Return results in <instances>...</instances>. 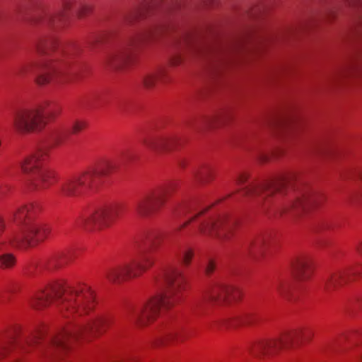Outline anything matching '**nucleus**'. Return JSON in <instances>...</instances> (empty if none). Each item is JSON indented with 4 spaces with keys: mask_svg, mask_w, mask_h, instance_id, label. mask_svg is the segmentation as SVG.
<instances>
[{
    "mask_svg": "<svg viewBox=\"0 0 362 362\" xmlns=\"http://www.w3.org/2000/svg\"><path fill=\"white\" fill-rule=\"evenodd\" d=\"M160 239L161 235L156 230L145 232L141 238L139 255L132 262L108 268L105 271L104 276L110 282L120 283L139 276L153 265L154 259L152 253L158 246Z\"/></svg>",
    "mask_w": 362,
    "mask_h": 362,
    "instance_id": "6e6552de",
    "label": "nucleus"
},
{
    "mask_svg": "<svg viewBox=\"0 0 362 362\" xmlns=\"http://www.w3.org/2000/svg\"><path fill=\"white\" fill-rule=\"evenodd\" d=\"M45 124L44 105L18 110L13 117L15 129L22 133L40 131Z\"/></svg>",
    "mask_w": 362,
    "mask_h": 362,
    "instance_id": "4468645a",
    "label": "nucleus"
},
{
    "mask_svg": "<svg viewBox=\"0 0 362 362\" xmlns=\"http://www.w3.org/2000/svg\"><path fill=\"white\" fill-rule=\"evenodd\" d=\"M183 45H181L180 46L183 47L184 48H185L187 46V40H183V42H182Z\"/></svg>",
    "mask_w": 362,
    "mask_h": 362,
    "instance_id": "a18cd8bd",
    "label": "nucleus"
},
{
    "mask_svg": "<svg viewBox=\"0 0 362 362\" xmlns=\"http://www.w3.org/2000/svg\"><path fill=\"white\" fill-rule=\"evenodd\" d=\"M86 127V122L83 120H76L72 124V133L76 134Z\"/></svg>",
    "mask_w": 362,
    "mask_h": 362,
    "instance_id": "2f4dec72",
    "label": "nucleus"
},
{
    "mask_svg": "<svg viewBox=\"0 0 362 362\" xmlns=\"http://www.w3.org/2000/svg\"><path fill=\"white\" fill-rule=\"evenodd\" d=\"M255 322V315L250 312L243 313L241 315L238 316L235 319L233 320L231 322H228V320H223L220 322V325L230 326L235 325H252Z\"/></svg>",
    "mask_w": 362,
    "mask_h": 362,
    "instance_id": "393cba45",
    "label": "nucleus"
},
{
    "mask_svg": "<svg viewBox=\"0 0 362 362\" xmlns=\"http://www.w3.org/2000/svg\"><path fill=\"white\" fill-rule=\"evenodd\" d=\"M184 339L182 331L174 328H165L160 334L152 341L153 346L165 345L174 341H181Z\"/></svg>",
    "mask_w": 362,
    "mask_h": 362,
    "instance_id": "aec40b11",
    "label": "nucleus"
},
{
    "mask_svg": "<svg viewBox=\"0 0 362 362\" xmlns=\"http://www.w3.org/2000/svg\"><path fill=\"white\" fill-rule=\"evenodd\" d=\"M132 160L129 152H124L120 158L105 160L81 175L66 180L61 185L64 197L76 198L90 190L96 189L103 180L117 171L123 163Z\"/></svg>",
    "mask_w": 362,
    "mask_h": 362,
    "instance_id": "0eeeda50",
    "label": "nucleus"
},
{
    "mask_svg": "<svg viewBox=\"0 0 362 362\" xmlns=\"http://www.w3.org/2000/svg\"><path fill=\"white\" fill-rule=\"evenodd\" d=\"M313 335V331L309 328L293 330L276 339L256 341L250 345L247 350L251 356L256 358L270 357L281 350L293 347L296 344L310 341Z\"/></svg>",
    "mask_w": 362,
    "mask_h": 362,
    "instance_id": "1a4fd4ad",
    "label": "nucleus"
},
{
    "mask_svg": "<svg viewBox=\"0 0 362 362\" xmlns=\"http://www.w3.org/2000/svg\"><path fill=\"white\" fill-rule=\"evenodd\" d=\"M248 178V175L246 173L239 174L233 180V184L237 185H241L244 184Z\"/></svg>",
    "mask_w": 362,
    "mask_h": 362,
    "instance_id": "72a5a7b5",
    "label": "nucleus"
},
{
    "mask_svg": "<svg viewBox=\"0 0 362 362\" xmlns=\"http://www.w3.org/2000/svg\"><path fill=\"white\" fill-rule=\"evenodd\" d=\"M269 123H270V121H266V122H265V124H268V125H269Z\"/></svg>",
    "mask_w": 362,
    "mask_h": 362,
    "instance_id": "49530a36",
    "label": "nucleus"
},
{
    "mask_svg": "<svg viewBox=\"0 0 362 362\" xmlns=\"http://www.w3.org/2000/svg\"><path fill=\"white\" fill-rule=\"evenodd\" d=\"M176 185L170 183L156 190L150 192L137 200L134 210L141 218H148L158 213L165 205L168 198L175 189Z\"/></svg>",
    "mask_w": 362,
    "mask_h": 362,
    "instance_id": "ddd939ff",
    "label": "nucleus"
},
{
    "mask_svg": "<svg viewBox=\"0 0 362 362\" xmlns=\"http://www.w3.org/2000/svg\"><path fill=\"white\" fill-rule=\"evenodd\" d=\"M48 148L39 149L21 163L23 172L28 176L30 185L36 189H45L56 181V173L45 165Z\"/></svg>",
    "mask_w": 362,
    "mask_h": 362,
    "instance_id": "9b49d317",
    "label": "nucleus"
},
{
    "mask_svg": "<svg viewBox=\"0 0 362 362\" xmlns=\"http://www.w3.org/2000/svg\"><path fill=\"white\" fill-rule=\"evenodd\" d=\"M243 194L264 202L266 210L270 205L280 214L298 215L319 204L320 197L303 186L296 172L281 173L260 184H251L243 189Z\"/></svg>",
    "mask_w": 362,
    "mask_h": 362,
    "instance_id": "f03ea898",
    "label": "nucleus"
},
{
    "mask_svg": "<svg viewBox=\"0 0 362 362\" xmlns=\"http://www.w3.org/2000/svg\"><path fill=\"white\" fill-rule=\"evenodd\" d=\"M356 272L352 269L339 270L329 274L324 280L325 289L327 292L337 290L354 279Z\"/></svg>",
    "mask_w": 362,
    "mask_h": 362,
    "instance_id": "f3484780",
    "label": "nucleus"
},
{
    "mask_svg": "<svg viewBox=\"0 0 362 362\" xmlns=\"http://www.w3.org/2000/svg\"><path fill=\"white\" fill-rule=\"evenodd\" d=\"M274 289L275 291L283 298H288V293L291 289V284L288 279L284 277H279L274 282Z\"/></svg>",
    "mask_w": 362,
    "mask_h": 362,
    "instance_id": "bb28decb",
    "label": "nucleus"
},
{
    "mask_svg": "<svg viewBox=\"0 0 362 362\" xmlns=\"http://www.w3.org/2000/svg\"><path fill=\"white\" fill-rule=\"evenodd\" d=\"M36 51L39 54L50 58L39 68L35 79L37 84L60 83L71 79L66 74L73 53L64 48L57 39L49 37L40 40L36 45Z\"/></svg>",
    "mask_w": 362,
    "mask_h": 362,
    "instance_id": "423d86ee",
    "label": "nucleus"
},
{
    "mask_svg": "<svg viewBox=\"0 0 362 362\" xmlns=\"http://www.w3.org/2000/svg\"><path fill=\"white\" fill-rule=\"evenodd\" d=\"M208 207L200 206L197 202H185L175 209L174 216L180 218L187 216L188 220L177 226L176 230H180L192 221L198 223L200 233L215 236L220 240L229 241L235 234L238 221L228 216L211 217L204 216Z\"/></svg>",
    "mask_w": 362,
    "mask_h": 362,
    "instance_id": "39448f33",
    "label": "nucleus"
},
{
    "mask_svg": "<svg viewBox=\"0 0 362 362\" xmlns=\"http://www.w3.org/2000/svg\"><path fill=\"white\" fill-rule=\"evenodd\" d=\"M73 4L74 0H62L54 11H43L35 17L34 21L49 25H57L65 18Z\"/></svg>",
    "mask_w": 362,
    "mask_h": 362,
    "instance_id": "dca6fc26",
    "label": "nucleus"
},
{
    "mask_svg": "<svg viewBox=\"0 0 362 362\" xmlns=\"http://www.w3.org/2000/svg\"><path fill=\"white\" fill-rule=\"evenodd\" d=\"M185 0H156L152 5L149 6V9L153 7H160L162 9H168L179 6Z\"/></svg>",
    "mask_w": 362,
    "mask_h": 362,
    "instance_id": "c85d7f7f",
    "label": "nucleus"
},
{
    "mask_svg": "<svg viewBox=\"0 0 362 362\" xmlns=\"http://www.w3.org/2000/svg\"><path fill=\"white\" fill-rule=\"evenodd\" d=\"M161 31L162 28L158 25L151 26L141 30L132 36L124 45L110 52L105 57V64L112 69H122L132 60L134 52L141 45L156 39Z\"/></svg>",
    "mask_w": 362,
    "mask_h": 362,
    "instance_id": "9d476101",
    "label": "nucleus"
},
{
    "mask_svg": "<svg viewBox=\"0 0 362 362\" xmlns=\"http://www.w3.org/2000/svg\"><path fill=\"white\" fill-rule=\"evenodd\" d=\"M356 251L359 255L362 256V241L359 242L356 245Z\"/></svg>",
    "mask_w": 362,
    "mask_h": 362,
    "instance_id": "ea45409f",
    "label": "nucleus"
},
{
    "mask_svg": "<svg viewBox=\"0 0 362 362\" xmlns=\"http://www.w3.org/2000/svg\"><path fill=\"white\" fill-rule=\"evenodd\" d=\"M215 269V263L213 260H209L206 266L205 271L207 274H211Z\"/></svg>",
    "mask_w": 362,
    "mask_h": 362,
    "instance_id": "c9c22d12",
    "label": "nucleus"
},
{
    "mask_svg": "<svg viewBox=\"0 0 362 362\" xmlns=\"http://www.w3.org/2000/svg\"><path fill=\"white\" fill-rule=\"evenodd\" d=\"M143 12H144L143 11H141L139 12H136V13L129 14V16H126L125 17L126 18V21L131 22L132 21H133L134 18H137L139 16H142L143 15Z\"/></svg>",
    "mask_w": 362,
    "mask_h": 362,
    "instance_id": "e433bc0d",
    "label": "nucleus"
},
{
    "mask_svg": "<svg viewBox=\"0 0 362 362\" xmlns=\"http://www.w3.org/2000/svg\"><path fill=\"white\" fill-rule=\"evenodd\" d=\"M5 228V224L3 218L0 217V233H1Z\"/></svg>",
    "mask_w": 362,
    "mask_h": 362,
    "instance_id": "79ce46f5",
    "label": "nucleus"
},
{
    "mask_svg": "<svg viewBox=\"0 0 362 362\" xmlns=\"http://www.w3.org/2000/svg\"><path fill=\"white\" fill-rule=\"evenodd\" d=\"M155 283L160 287H165V293L154 296L145 305L130 308L127 310L125 317L138 326L148 325L180 301L185 288V278L182 272L174 267L163 269L155 278Z\"/></svg>",
    "mask_w": 362,
    "mask_h": 362,
    "instance_id": "7ed1b4c3",
    "label": "nucleus"
},
{
    "mask_svg": "<svg viewBox=\"0 0 362 362\" xmlns=\"http://www.w3.org/2000/svg\"><path fill=\"white\" fill-rule=\"evenodd\" d=\"M238 291L233 286L224 284H218L206 295V300L211 303L220 304L230 299H236Z\"/></svg>",
    "mask_w": 362,
    "mask_h": 362,
    "instance_id": "a211bd4d",
    "label": "nucleus"
},
{
    "mask_svg": "<svg viewBox=\"0 0 362 362\" xmlns=\"http://www.w3.org/2000/svg\"><path fill=\"white\" fill-rule=\"evenodd\" d=\"M103 38H104V37L101 34L94 35L91 36L90 38L89 39L88 42V45L90 47H93L95 44L102 42L103 40Z\"/></svg>",
    "mask_w": 362,
    "mask_h": 362,
    "instance_id": "473e14b6",
    "label": "nucleus"
},
{
    "mask_svg": "<svg viewBox=\"0 0 362 362\" xmlns=\"http://www.w3.org/2000/svg\"><path fill=\"white\" fill-rule=\"evenodd\" d=\"M166 77V69L162 68L145 74L142 78V82L145 88H152L156 86V84L165 82Z\"/></svg>",
    "mask_w": 362,
    "mask_h": 362,
    "instance_id": "4be33fe9",
    "label": "nucleus"
},
{
    "mask_svg": "<svg viewBox=\"0 0 362 362\" xmlns=\"http://www.w3.org/2000/svg\"><path fill=\"white\" fill-rule=\"evenodd\" d=\"M38 211L34 205L28 204L11 213V218L19 228L13 230L6 240H0V269H11L16 265L15 255L7 252L9 245L14 247L31 246L47 237L50 228L35 219Z\"/></svg>",
    "mask_w": 362,
    "mask_h": 362,
    "instance_id": "20e7f679",
    "label": "nucleus"
},
{
    "mask_svg": "<svg viewBox=\"0 0 362 362\" xmlns=\"http://www.w3.org/2000/svg\"><path fill=\"white\" fill-rule=\"evenodd\" d=\"M214 173V170L209 165L202 166L193 171L194 177L202 182H208L212 180Z\"/></svg>",
    "mask_w": 362,
    "mask_h": 362,
    "instance_id": "b1692460",
    "label": "nucleus"
},
{
    "mask_svg": "<svg viewBox=\"0 0 362 362\" xmlns=\"http://www.w3.org/2000/svg\"><path fill=\"white\" fill-rule=\"evenodd\" d=\"M37 64L35 62H28L22 64L16 71V74L20 77H24L35 74Z\"/></svg>",
    "mask_w": 362,
    "mask_h": 362,
    "instance_id": "c756f323",
    "label": "nucleus"
},
{
    "mask_svg": "<svg viewBox=\"0 0 362 362\" xmlns=\"http://www.w3.org/2000/svg\"><path fill=\"white\" fill-rule=\"evenodd\" d=\"M9 190V187L6 185L0 187V199H2L6 197L7 192Z\"/></svg>",
    "mask_w": 362,
    "mask_h": 362,
    "instance_id": "4c0bfd02",
    "label": "nucleus"
},
{
    "mask_svg": "<svg viewBox=\"0 0 362 362\" xmlns=\"http://www.w3.org/2000/svg\"><path fill=\"white\" fill-rule=\"evenodd\" d=\"M88 8L87 6H83V7L79 8L78 11V16L79 17H82L84 15L86 11V10L88 11Z\"/></svg>",
    "mask_w": 362,
    "mask_h": 362,
    "instance_id": "a19ab883",
    "label": "nucleus"
},
{
    "mask_svg": "<svg viewBox=\"0 0 362 362\" xmlns=\"http://www.w3.org/2000/svg\"><path fill=\"white\" fill-rule=\"evenodd\" d=\"M178 163H179V165H180L181 168H184V167H185V163H184V160H179Z\"/></svg>",
    "mask_w": 362,
    "mask_h": 362,
    "instance_id": "c03bdc74",
    "label": "nucleus"
},
{
    "mask_svg": "<svg viewBox=\"0 0 362 362\" xmlns=\"http://www.w3.org/2000/svg\"><path fill=\"white\" fill-rule=\"evenodd\" d=\"M181 61H182V55H181V54L179 53V54H176L175 57H173L171 62L173 65H177Z\"/></svg>",
    "mask_w": 362,
    "mask_h": 362,
    "instance_id": "58836bf2",
    "label": "nucleus"
},
{
    "mask_svg": "<svg viewBox=\"0 0 362 362\" xmlns=\"http://www.w3.org/2000/svg\"><path fill=\"white\" fill-rule=\"evenodd\" d=\"M361 180L362 182V175L361 176ZM361 198L362 199V193H361V192L356 193V194L353 197L354 199H361Z\"/></svg>",
    "mask_w": 362,
    "mask_h": 362,
    "instance_id": "37998d69",
    "label": "nucleus"
},
{
    "mask_svg": "<svg viewBox=\"0 0 362 362\" xmlns=\"http://www.w3.org/2000/svg\"><path fill=\"white\" fill-rule=\"evenodd\" d=\"M197 305H198L199 303H201V300H199V301H197Z\"/></svg>",
    "mask_w": 362,
    "mask_h": 362,
    "instance_id": "de8ad7c7",
    "label": "nucleus"
},
{
    "mask_svg": "<svg viewBox=\"0 0 362 362\" xmlns=\"http://www.w3.org/2000/svg\"><path fill=\"white\" fill-rule=\"evenodd\" d=\"M223 119V116L204 117L195 121L190 122L188 125L196 132H202L215 127L214 126L216 122H222Z\"/></svg>",
    "mask_w": 362,
    "mask_h": 362,
    "instance_id": "412c9836",
    "label": "nucleus"
},
{
    "mask_svg": "<svg viewBox=\"0 0 362 362\" xmlns=\"http://www.w3.org/2000/svg\"><path fill=\"white\" fill-rule=\"evenodd\" d=\"M71 259L70 252H59L47 259L43 266L47 269H54L62 267Z\"/></svg>",
    "mask_w": 362,
    "mask_h": 362,
    "instance_id": "5701e85b",
    "label": "nucleus"
},
{
    "mask_svg": "<svg viewBox=\"0 0 362 362\" xmlns=\"http://www.w3.org/2000/svg\"><path fill=\"white\" fill-rule=\"evenodd\" d=\"M177 257L182 261L185 265H189L191 259L194 255L193 251L191 249H180L177 252Z\"/></svg>",
    "mask_w": 362,
    "mask_h": 362,
    "instance_id": "7c9ffc66",
    "label": "nucleus"
},
{
    "mask_svg": "<svg viewBox=\"0 0 362 362\" xmlns=\"http://www.w3.org/2000/svg\"><path fill=\"white\" fill-rule=\"evenodd\" d=\"M264 9H265V8H264V6H263V5L255 6L251 11L252 12L251 15L257 16V15L260 14L261 13L264 12Z\"/></svg>",
    "mask_w": 362,
    "mask_h": 362,
    "instance_id": "f704fd0d",
    "label": "nucleus"
},
{
    "mask_svg": "<svg viewBox=\"0 0 362 362\" xmlns=\"http://www.w3.org/2000/svg\"><path fill=\"white\" fill-rule=\"evenodd\" d=\"M122 203H112L100 206L82 217L77 224L88 231H98L112 226L124 212Z\"/></svg>",
    "mask_w": 362,
    "mask_h": 362,
    "instance_id": "f8f14e48",
    "label": "nucleus"
},
{
    "mask_svg": "<svg viewBox=\"0 0 362 362\" xmlns=\"http://www.w3.org/2000/svg\"><path fill=\"white\" fill-rule=\"evenodd\" d=\"M143 143L149 150L160 153L176 149L181 145L182 139L177 135L149 136L144 139Z\"/></svg>",
    "mask_w": 362,
    "mask_h": 362,
    "instance_id": "2eb2a0df",
    "label": "nucleus"
},
{
    "mask_svg": "<svg viewBox=\"0 0 362 362\" xmlns=\"http://www.w3.org/2000/svg\"><path fill=\"white\" fill-rule=\"evenodd\" d=\"M54 300L57 302L62 315L69 320L68 324L49 337L43 331L21 334L17 329L2 334L0 361L22 362L17 353L29 352L34 348L45 357H52L66 352L73 341L119 326V321L112 314L89 316L95 307L96 298L88 285L69 286L62 281L54 282L39 291L30 303L35 309H42Z\"/></svg>",
    "mask_w": 362,
    "mask_h": 362,
    "instance_id": "f257e3e1",
    "label": "nucleus"
},
{
    "mask_svg": "<svg viewBox=\"0 0 362 362\" xmlns=\"http://www.w3.org/2000/svg\"><path fill=\"white\" fill-rule=\"evenodd\" d=\"M312 270V260L309 257H297L291 263L293 276L298 281H305L310 278Z\"/></svg>",
    "mask_w": 362,
    "mask_h": 362,
    "instance_id": "6ab92c4d",
    "label": "nucleus"
},
{
    "mask_svg": "<svg viewBox=\"0 0 362 362\" xmlns=\"http://www.w3.org/2000/svg\"><path fill=\"white\" fill-rule=\"evenodd\" d=\"M69 136V132L65 129H56L50 135V140L54 146L65 144Z\"/></svg>",
    "mask_w": 362,
    "mask_h": 362,
    "instance_id": "cd10ccee",
    "label": "nucleus"
},
{
    "mask_svg": "<svg viewBox=\"0 0 362 362\" xmlns=\"http://www.w3.org/2000/svg\"><path fill=\"white\" fill-rule=\"evenodd\" d=\"M268 240L264 237H258L255 239H251L246 244V248L251 253L262 252L264 249L267 246Z\"/></svg>",
    "mask_w": 362,
    "mask_h": 362,
    "instance_id": "a878e982",
    "label": "nucleus"
}]
</instances>
